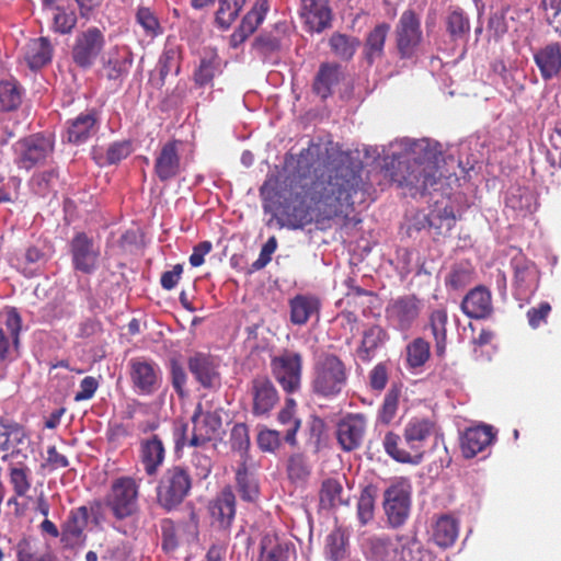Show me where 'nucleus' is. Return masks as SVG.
I'll return each mask as SVG.
<instances>
[{
    "label": "nucleus",
    "mask_w": 561,
    "mask_h": 561,
    "mask_svg": "<svg viewBox=\"0 0 561 561\" xmlns=\"http://www.w3.org/2000/svg\"><path fill=\"white\" fill-rule=\"evenodd\" d=\"M285 162L287 165L296 162L295 169L299 178H307L312 172L317 174V179L312 181L305 195L302 197L299 194L296 195L299 201L293 210L287 201L283 206V215L287 217V224L293 228L301 227L307 220V197L316 205H323L337 211L344 205H352L353 195L360 190L359 172L344 163L333 164L330 157H323L321 144L311 142L300 151L297 158L286 157Z\"/></svg>",
    "instance_id": "obj_1"
},
{
    "label": "nucleus",
    "mask_w": 561,
    "mask_h": 561,
    "mask_svg": "<svg viewBox=\"0 0 561 561\" xmlns=\"http://www.w3.org/2000/svg\"><path fill=\"white\" fill-rule=\"evenodd\" d=\"M439 147L438 142L427 138L404 140V150L409 159L413 161V165H409L407 174L400 178L396 173L394 180L401 186L415 188L422 194L426 193L440 178L437 165L438 158L442 154Z\"/></svg>",
    "instance_id": "obj_2"
},
{
    "label": "nucleus",
    "mask_w": 561,
    "mask_h": 561,
    "mask_svg": "<svg viewBox=\"0 0 561 561\" xmlns=\"http://www.w3.org/2000/svg\"><path fill=\"white\" fill-rule=\"evenodd\" d=\"M192 427L183 421H175L173 426V437L175 449H182L185 446L202 447L206 444L220 438L222 432V419L219 411H203L198 403L191 417Z\"/></svg>",
    "instance_id": "obj_3"
},
{
    "label": "nucleus",
    "mask_w": 561,
    "mask_h": 561,
    "mask_svg": "<svg viewBox=\"0 0 561 561\" xmlns=\"http://www.w3.org/2000/svg\"><path fill=\"white\" fill-rule=\"evenodd\" d=\"M350 369L343 359L333 353H324L312 366L310 389L321 399L339 398L347 387Z\"/></svg>",
    "instance_id": "obj_4"
},
{
    "label": "nucleus",
    "mask_w": 561,
    "mask_h": 561,
    "mask_svg": "<svg viewBox=\"0 0 561 561\" xmlns=\"http://www.w3.org/2000/svg\"><path fill=\"white\" fill-rule=\"evenodd\" d=\"M193 478L187 467L172 465L168 467L156 488L157 503L170 512L181 505L191 494Z\"/></svg>",
    "instance_id": "obj_5"
},
{
    "label": "nucleus",
    "mask_w": 561,
    "mask_h": 561,
    "mask_svg": "<svg viewBox=\"0 0 561 561\" xmlns=\"http://www.w3.org/2000/svg\"><path fill=\"white\" fill-rule=\"evenodd\" d=\"M54 138L41 133L19 139L13 145L14 163L26 171L41 167L54 152Z\"/></svg>",
    "instance_id": "obj_6"
},
{
    "label": "nucleus",
    "mask_w": 561,
    "mask_h": 561,
    "mask_svg": "<svg viewBox=\"0 0 561 561\" xmlns=\"http://www.w3.org/2000/svg\"><path fill=\"white\" fill-rule=\"evenodd\" d=\"M412 484L408 478H399L383 492V511L389 526L399 528L410 516Z\"/></svg>",
    "instance_id": "obj_7"
},
{
    "label": "nucleus",
    "mask_w": 561,
    "mask_h": 561,
    "mask_svg": "<svg viewBox=\"0 0 561 561\" xmlns=\"http://www.w3.org/2000/svg\"><path fill=\"white\" fill-rule=\"evenodd\" d=\"M304 358L299 352L284 350L272 357L271 371L282 389L288 393L298 392L301 388Z\"/></svg>",
    "instance_id": "obj_8"
},
{
    "label": "nucleus",
    "mask_w": 561,
    "mask_h": 561,
    "mask_svg": "<svg viewBox=\"0 0 561 561\" xmlns=\"http://www.w3.org/2000/svg\"><path fill=\"white\" fill-rule=\"evenodd\" d=\"M423 300L415 294H405L392 298L386 306L388 323L400 332H408L419 320L423 311Z\"/></svg>",
    "instance_id": "obj_9"
},
{
    "label": "nucleus",
    "mask_w": 561,
    "mask_h": 561,
    "mask_svg": "<svg viewBox=\"0 0 561 561\" xmlns=\"http://www.w3.org/2000/svg\"><path fill=\"white\" fill-rule=\"evenodd\" d=\"M138 484L130 477L116 479L106 497V506L116 519H125L134 515L138 508Z\"/></svg>",
    "instance_id": "obj_10"
},
{
    "label": "nucleus",
    "mask_w": 561,
    "mask_h": 561,
    "mask_svg": "<svg viewBox=\"0 0 561 561\" xmlns=\"http://www.w3.org/2000/svg\"><path fill=\"white\" fill-rule=\"evenodd\" d=\"M129 378L134 390L142 396L153 394L162 382L159 365L146 357H135L128 362Z\"/></svg>",
    "instance_id": "obj_11"
},
{
    "label": "nucleus",
    "mask_w": 561,
    "mask_h": 561,
    "mask_svg": "<svg viewBox=\"0 0 561 561\" xmlns=\"http://www.w3.org/2000/svg\"><path fill=\"white\" fill-rule=\"evenodd\" d=\"M72 267L83 274H92L99 267L101 249L85 232H77L69 242Z\"/></svg>",
    "instance_id": "obj_12"
},
{
    "label": "nucleus",
    "mask_w": 561,
    "mask_h": 561,
    "mask_svg": "<svg viewBox=\"0 0 561 561\" xmlns=\"http://www.w3.org/2000/svg\"><path fill=\"white\" fill-rule=\"evenodd\" d=\"M438 425L435 420L425 416L412 417L404 426L403 438L405 445L416 455L419 465L424 458V446L426 440L437 435Z\"/></svg>",
    "instance_id": "obj_13"
},
{
    "label": "nucleus",
    "mask_w": 561,
    "mask_h": 561,
    "mask_svg": "<svg viewBox=\"0 0 561 561\" xmlns=\"http://www.w3.org/2000/svg\"><path fill=\"white\" fill-rule=\"evenodd\" d=\"M367 430V417L363 413H347L336 424V439L344 451L358 449Z\"/></svg>",
    "instance_id": "obj_14"
},
{
    "label": "nucleus",
    "mask_w": 561,
    "mask_h": 561,
    "mask_svg": "<svg viewBox=\"0 0 561 561\" xmlns=\"http://www.w3.org/2000/svg\"><path fill=\"white\" fill-rule=\"evenodd\" d=\"M181 140H169L157 152L153 172L160 182H169L178 178L183 171L181 158Z\"/></svg>",
    "instance_id": "obj_15"
},
{
    "label": "nucleus",
    "mask_w": 561,
    "mask_h": 561,
    "mask_svg": "<svg viewBox=\"0 0 561 561\" xmlns=\"http://www.w3.org/2000/svg\"><path fill=\"white\" fill-rule=\"evenodd\" d=\"M220 360L217 356L197 352L187 359V367L195 380L204 388L211 389L220 385Z\"/></svg>",
    "instance_id": "obj_16"
},
{
    "label": "nucleus",
    "mask_w": 561,
    "mask_h": 561,
    "mask_svg": "<svg viewBox=\"0 0 561 561\" xmlns=\"http://www.w3.org/2000/svg\"><path fill=\"white\" fill-rule=\"evenodd\" d=\"M94 506L100 508L101 504L95 502L91 507L82 505L69 512L67 520L61 527V542L66 547H75L85 538L84 529L89 523L90 512H93Z\"/></svg>",
    "instance_id": "obj_17"
},
{
    "label": "nucleus",
    "mask_w": 561,
    "mask_h": 561,
    "mask_svg": "<svg viewBox=\"0 0 561 561\" xmlns=\"http://www.w3.org/2000/svg\"><path fill=\"white\" fill-rule=\"evenodd\" d=\"M250 393L252 396V413L255 416L267 415L276 407L279 396L274 383L264 376L252 379Z\"/></svg>",
    "instance_id": "obj_18"
},
{
    "label": "nucleus",
    "mask_w": 561,
    "mask_h": 561,
    "mask_svg": "<svg viewBox=\"0 0 561 561\" xmlns=\"http://www.w3.org/2000/svg\"><path fill=\"white\" fill-rule=\"evenodd\" d=\"M165 447L162 439L153 434L140 440L138 459L148 477H156L165 459Z\"/></svg>",
    "instance_id": "obj_19"
},
{
    "label": "nucleus",
    "mask_w": 561,
    "mask_h": 561,
    "mask_svg": "<svg viewBox=\"0 0 561 561\" xmlns=\"http://www.w3.org/2000/svg\"><path fill=\"white\" fill-rule=\"evenodd\" d=\"M301 18L307 31L321 33L331 25L329 0H301Z\"/></svg>",
    "instance_id": "obj_20"
},
{
    "label": "nucleus",
    "mask_w": 561,
    "mask_h": 561,
    "mask_svg": "<svg viewBox=\"0 0 561 561\" xmlns=\"http://www.w3.org/2000/svg\"><path fill=\"white\" fill-rule=\"evenodd\" d=\"M540 273L537 266L528 261L514 263L515 296L519 300H528L537 290Z\"/></svg>",
    "instance_id": "obj_21"
},
{
    "label": "nucleus",
    "mask_w": 561,
    "mask_h": 561,
    "mask_svg": "<svg viewBox=\"0 0 561 561\" xmlns=\"http://www.w3.org/2000/svg\"><path fill=\"white\" fill-rule=\"evenodd\" d=\"M22 319L15 308H11L0 319V360L9 358L11 347L18 348L20 343V332Z\"/></svg>",
    "instance_id": "obj_22"
},
{
    "label": "nucleus",
    "mask_w": 561,
    "mask_h": 561,
    "mask_svg": "<svg viewBox=\"0 0 561 561\" xmlns=\"http://www.w3.org/2000/svg\"><path fill=\"white\" fill-rule=\"evenodd\" d=\"M227 61H224L216 50H205L195 67L192 79L197 88L211 87L216 77L222 75Z\"/></svg>",
    "instance_id": "obj_23"
},
{
    "label": "nucleus",
    "mask_w": 561,
    "mask_h": 561,
    "mask_svg": "<svg viewBox=\"0 0 561 561\" xmlns=\"http://www.w3.org/2000/svg\"><path fill=\"white\" fill-rule=\"evenodd\" d=\"M462 312L471 319H485L493 312L491 291L480 285L471 289L461 301Z\"/></svg>",
    "instance_id": "obj_24"
},
{
    "label": "nucleus",
    "mask_w": 561,
    "mask_h": 561,
    "mask_svg": "<svg viewBox=\"0 0 561 561\" xmlns=\"http://www.w3.org/2000/svg\"><path fill=\"white\" fill-rule=\"evenodd\" d=\"M290 322L294 325H305L312 318L320 317L321 301L314 295L299 294L289 299Z\"/></svg>",
    "instance_id": "obj_25"
},
{
    "label": "nucleus",
    "mask_w": 561,
    "mask_h": 561,
    "mask_svg": "<svg viewBox=\"0 0 561 561\" xmlns=\"http://www.w3.org/2000/svg\"><path fill=\"white\" fill-rule=\"evenodd\" d=\"M494 439V433L490 425H479L467 428L460 438V447L463 457L473 458L483 451Z\"/></svg>",
    "instance_id": "obj_26"
},
{
    "label": "nucleus",
    "mask_w": 561,
    "mask_h": 561,
    "mask_svg": "<svg viewBox=\"0 0 561 561\" xmlns=\"http://www.w3.org/2000/svg\"><path fill=\"white\" fill-rule=\"evenodd\" d=\"M99 117L95 110H89L68 122L67 140L75 145L85 142L95 131Z\"/></svg>",
    "instance_id": "obj_27"
},
{
    "label": "nucleus",
    "mask_w": 561,
    "mask_h": 561,
    "mask_svg": "<svg viewBox=\"0 0 561 561\" xmlns=\"http://www.w3.org/2000/svg\"><path fill=\"white\" fill-rule=\"evenodd\" d=\"M342 78L343 73L340 65L323 62L314 77L312 90L322 100H325L332 95L333 88L340 83Z\"/></svg>",
    "instance_id": "obj_28"
},
{
    "label": "nucleus",
    "mask_w": 561,
    "mask_h": 561,
    "mask_svg": "<svg viewBox=\"0 0 561 561\" xmlns=\"http://www.w3.org/2000/svg\"><path fill=\"white\" fill-rule=\"evenodd\" d=\"M23 49L24 60L32 70H38L51 60L53 47L47 37H30Z\"/></svg>",
    "instance_id": "obj_29"
},
{
    "label": "nucleus",
    "mask_w": 561,
    "mask_h": 561,
    "mask_svg": "<svg viewBox=\"0 0 561 561\" xmlns=\"http://www.w3.org/2000/svg\"><path fill=\"white\" fill-rule=\"evenodd\" d=\"M534 59L541 78L551 80L561 70V46L558 43L547 45L534 55Z\"/></svg>",
    "instance_id": "obj_30"
},
{
    "label": "nucleus",
    "mask_w": 561,
    "mask_h": 561,
    "mask_svg": "<svg viewBox=\"0 0 561 561\" xmlns=\"http://www.w3.org/2000/svg\"><path fill=\"white\" fill-rule=\"evenodd\" d=\"M209 513L219 527L227 528L230 526L236 514V497L229 488L222 490L209 504Z\"/></svg>",
    "instance_id": "obj_31"
},
{
    "label": "nucleus",
    "mask_w": 561,
    "mask_h": 561,
    "mask_svg": "<svg viewBox=\"0 0 561 561\" xmlns=\"http://www.w3.org/2000/svg\"><path fill=\"white\" fill-rule=\"evenodd\" d=\"M388 340L387 331L378 324L370 325L363 332L356 354L364 363L370 362L377 350Z\"/></svg>",
    "instance_id": "obj_32"
},
{
    "label": "nucleus",
    "mask_w": 561,
    "mask_h": 561,
    "mask_svg": "<svg viewBox=\"0 0 561 561\" xmlns=\"http://www.w3.org/2000/svg\"><path fill=\"white\" fill-rule=\"evenodd\" d=\"M236 486L243 501L255 502L259 499V481L255 473L249 469L247 459H242L236 470Z\"/></svg>",
    "instance_id": "obj_33"
},
{
    "label": "nucleus",
    "mask_w": 561,
    "mask_h": 561,
    "mask_svg": "<svg viewBox=\"0 0 561 561\" xmlns=\"http://www.w3.org/2000/svg\"><path fill=\"white\" fill-rule=\"evenodd\" d=\"M448 314L444 307L433 309L428 314V328L435 341L436 355L443 357L447 345Z\"/></svg>",
    "instance_id": "obj_34"
},
{
    "label": "nucleus",
    "mask_w": 561,
    "mask_h": 561,
    "mask_svg": "<svg viewBox=\"0 0 561 561\" xmlns=\"http://www.w3.org/2000/svg\"><path fill=\"white\" fill-rule=\"evenodd\" d=\"M293 552V545L276 536L266 535L261 540L259 561H289Z\"/></svg>",
    "instance_id": "obj_35"
},
{
    "label": "nucleus",
    "mask_w": 561,
    "mask_h": 561,
    "mask_svg": "<svg viewBox=\"0 0 561 561\" xmlns=\"http://www.w3.org/2000/svg\"><path fill=\"white\" fill-rule=\"evenodd\" d=\"M102 46V37H79L72 49L75 62L82 68L91 66Z\"/></svg>",
    "instance_id": "obj_36"
},
{
    "label": "nucleus",
    "mask_w": 561,
    "mask_h": 561,
    "mask_svg": "<svg viewBox=\"0 0 561 561\" xmlns=\"http://www.w3.org/2000/svg\"><path fill=\"white\" fill-rule=\"evenodd\" d=\"M401 444L402 439L399 434L392 431L385 434L382 446L390 458L400 463L419 465V459H416V455L412 453L411 448L408 446L407 448L401 447Z\"/></svg>",
    "instance_id": "obj_37"
},
{
    "label": "nucleus",
    "mask_w": 561,
    "mask_h": 561,
    "mask_svg": "<svg viewBox=\"0 0 561 561\" xmlns=\"http://www.w3.org/2000/svg\"><path fill=\"white\" fill-rule=\"evenodd\" d=\"M428 227L437 236H447L456 225V216L451 206H435L426 216Z\"/></svg>",
    "instance_id": "obj_38"
},
{
    "label": "nucleus",
    "mask_w": 561,
    "mask_h": 561,
    "mask_svg": "<svg viewBox=\"0 0 561 561\" xmlns=\"http://www.w3.org/2000/svg\"><path fill=\"white\" fill-rule=\"evenodd\" d=\"M24 90L20 82L14 79L0 81V112H11L19 108L22 103Z\"/></svg>",
    "instance_id": "obj_39"
},
{
    "label": "nucleus",
    "mask_w": 561,
    "mask_h": 561,
    "mask_svg": "<svg viewBox=\"0 0 561 561\" xmlns=\"http://www.w3.org/2000/svg\"><path fill=\"white\" fill-rule=\"evenodd\" d=\"M348 554V538L342 528H334L324 541V556L329 561H343Z\"/></svg>",
    "instance_id": "obj_40"
},
{
    "label": "nucleus",
    "mask_w": 561,
    "mask_h": 561,
    "mask_svg": "<svg viewBox=\"0 0 561 561\" xmlns=\"http://www.w3.org/2000/svg\"><path fill=\"white\" fill-rule=\"evenodd\" d=\"M425 551L415 535H401L397 537L394 561H422Z\"/></svg>",
    "instance_id": "obj_41"
},
{
    "label": "nucleus",
    "mask_w": 561,
    "mask_h": 561,
    "mask_svg": "<svg viewBox=\"0 0 561 561\" xmlns=\"http://www.w3.org/2000/svg\"><path fill=\"white\" fill-rule=\"evenodd\" d=\"M26 438V432L21 424L0 420V453L23 445Z\"/></svg>",
    "instance_id": "obj_42"
},
{
    "label": "nucleus",
    "mask_w": 561,
    "mask_h": 561,
    "mask_svg": "<svg viewBox=\"0 0 561 561\" xmlns=\"http://www.w3.org/2000/svg\"><path fill=\"white\" fill-rule=\"evenodd\" d=\"M47 261L46 253L36 245H28L21 257H18V270L25 277L37 275L39 267Z\"/></svg>",
    "instance_id": "obj_43"
},
{
    "label": "nucleus",
    "mask_w": 561,
    "mask_h": 561,
    "mask_svg": "<svg viewBox=\"0 0 561 561\" xmlns=\"http://www.w3.org/2000/svg\"><path fill=\"white\" fill-rule=\"evenodd\" d=\"M458 537V524L448 515L440 516L434 525L433 538L439 547H450Z\"/></svg>",
    "instance_id": "obj_44"
},
{
    "label": "nucleus",
    "mask_w": 561,
    "mask_h": 561,
    "mask_svg": "<svg viewBox=\"0 0 561 561\" xmlns=\"http://www.w3.org/2000/svg\"><path fill=\"white\" fill-rule=\"evenodd\" d=\"M287 478L293 483H305L311 474V467L306 455L291 454L286 463Z\"/></svg>",
    "instance_id": "obj_45"
},
{
    "label": "nucleus",
    "mask_w": 561,
    "mask_h": 561,
    "mask_svg": "<svg viewBox=\"0 0 561 561\" xmlns=\"http://www.w3.org/2000/svg\"><path fill=\"white\" fill-rule=\"evenodd\" d=\"M377 495L378 488L373 483L362 490L357 502V516L362 525H366L374 518Z\"/></svg>",
    "instance_id": "obj_46"
},
{
    "label": "nucleus",
    "mask_w": 561,
    "mask_h": 561,
    "mask_svg": "<svg viewBox=\"0 0 561 561\" xmlns=\"http://www.w3.org/2000/svg\"><path fill=\"white\" fill-rule=\"evenodd\" d=\"M245 1L247 0H219L215 19L216 24L224 31L228 30L238 18Z\"/></svg>",
    "instance_id": "obj_47"
},
{
    "label": "nucleus",
    "mask_w": 561,
    "mask_h": 561,
    "mask_svg": "<svg viewBox=\"0 0 561 561\" xmlns=\"http://www.w3.org/2000/svg\"><path fill=\"white\" fill-rule=\"evenodd\" d=\"M343 486L335 479H327L322 482L320 490V505L322 508L331 510L346 502L342 499Z\"/></svg>",
    "instance_id": "obj_48"
},
{
    "label": "nucleus",
    "mask_w": 561,
    "mask_h": 561,
    "mask_svg": "<svg viewBox=\"0 0 561 561\" xmlns=\"http://www.w3.org/2000/svg\"><path fill=\"white\" fill-rule=\"evenodd\" d=\"M270 9L267 0H257L250 12L242 19L240 25V35L253 34L259 25L265 19V15Z\"/></svg>",
    "instance_id": "obj_49"
},
{
    "label": "nucleus",
    "mask_w": 561,
    "mask_h": 561,
    "mask_svg": "<svg viewBox=\"0 0 561 561\" xmlns=\"http://www.w3.org/2000/svg\"><path fill=\"white\" fill-rule=\"evenodd\" d=\"M474 268L468 262L455 264L446 278V285L454 289H460L473 280Z\"/></svg>",
    "instance_id": "obj_50"
},
{
    "label": "nucleus",
    "mask_w": 561,
    "mask_h": 561,
    "mask_svg": "<svg viewBox=\"0 0 561 561\" xmlns=\"http://www.w3.org/2000/svg\"><path fill=\"white\" fill-rule=\"evenodd\" d=\"M430 343L422 337L414 339L407 346V360L410 367L423 366L430 358Z\"/></svg>",
    "instance_id": "obj_51"
},
{
    "label": "nucleus",
    "mask_w": 561,
    "mask_h": 561,
    "mask_svg": "<svg viewBox=\"0 0 561 561\" xmlns=\"http://www.w3.org/2000/svg\"><path fill=\"white\" fill-rule=\"evenodd\" d=\"M174 71L178 76L180 72V64L175 59L172 51H165L158 62V76L151 77L150 82L158 89H161L165 84L167 77Z\"/></svg>",
    "instance_id": "obj_52"
},
{
    "label": "nucleus",
    "mask_w": 561,
    "mask_h": 561,
    "mask_svg": "<svg viewBox=\"0 0 561 561\" xmlns=\"http://www.w3.org/2000/svg\"><path fill=\"white\" fill-rule=\"evenodd\" d=\"M397 541L387 537H374L369 540V550L375 561H394Z\"/></svg>",
    "instance_id": "obj_53"
},
{
    "label": "nucleus",
    "mask_w": 561,
    "mask_h": 561,
    "mask_svg": "<svg viewBox=\"0 0 561 561\" xmlns=\"http://www.w3.org/2000/svg\"><path fill=\"white\" fill-rule=\"evenodd\" d=\"M133 150V142L130 140L115 141L108 146L105 156L100 158L98 163L101 165L117 164L122 160L126 159Z\"/></svg>",
    "instance_id": "obj_54"
},
{
    "label": "nucleus",
    "mask_w": 561,
    "mask_h": 561,
    "mask_svg": "<svg viewBox=\"0 0 561 561\" xmlns=\"http://www.w3.org/2000/svg\"><path fill=\"white\" fill-rule=\"evenodd\" d=\"M401 388L392 385L383 398V402L379 412V419L382 423H390L397 414L399 407V398Z\"/></svg>",
    "instance_id": "obj_55"
},
{
    "label": "nucleus",
    "mask_w": 561,
    "mask_h": 561,
    "mask_svg": "<svg viewBox=\"0 0 561 561\" xmlns=\"http://www.w3.org/2000/svg\"><path fill=\"white\" fill-rule=\"evenodd\" d=\"M446 28L450 35H466L470 32V21L462 9L450 10L446 16Z\"/></svg>",
    "instance_id": "obj_56"
},
{
    "label": "nucleus",
    "mask_w": 561,
    "mask_h": 561,
    "mask_svg": "<svg viewBox=\"0 0 561 561\" xmlns=\"http://www.w3.org/2000/svg\"><path fill=\"white\" fill-rule=\"evenodd\" d=\"M231 449L238 451L243 459H247V454L250 447L249 427L244 423H237L233 425L230 433Z\"/></svg>",
    "instance_id": "obj_57"
},
{
    "label": "nucleus",
    "mask_w": 561,
    "mask_h": 561,
    "mask_svg": "<svg viewBox=\"0 0 561 561\" xmlns=\"http://www.w3.org/2000/svg\"><path fill=\"white\" fill-rule=\"evenodd\" d=\"M9 479L16 496L22 497L30 491L31 480L27 467H11Z\"/></svg>",
    "instance_id": "obj_58"
},
{
    "label": "nucleus",
    "mask_w": 561,
    "mask_h": 561,
    "mask_svg": "<svg viewBox=\"0 0 561 561\" xmlns=\"http://www.w3.org/2000/svg\"><path fill=\"white\" fill-rule=\"evenodd\" d=\"M329 45L336 57L348 60L355 54L359 42L357 37H330Z\"/></svg>",
    "instance_id": "obj_59"
},
{
    "label": "nucleus",
    "mask_w": 561,
    "mask_h": 561,
    "mask_svg": "<svg viewBox=\"0 0 561 561\" xmlns=\"http://www.w3.org/2000/svg\"><path fill=\"white\" fill-rule=\"evenodd\" d=\"M397 35H422L421 20L414 10L408 9L402 12L397 25Z\"/></svg>",
    "instance_id": "obj_60"
},
{
    "label": "nucleus",
    "mask_w": 561,
    "mask_h": 561,
    "mask_svg": "<svg viewBox=\"0 0 561 561\" xmlns=\"http://www.w3.org/2000/svg\"><path fill=\"white\" fill-rule=\"evenodd\" d=\"M161 547L165 553H172L179 547L176 527L170 518H164L161 522Z\"/></svg>",
    "instance_id": "obj_61"
},
{
    "label": "nucleus",
    "mask_w": 561,
    "mask_h": 561,
    "mask_svg": "<svg viewBox=\"0 0 561 561\" xmlns=\"http://www.w3.org/2000/svg\"><path fill=\"white\" fill-rule=\"evenodd\" d=\"M389 380V367L385 362L375 365L368 374V386L373 391L381 392L385 390Z\"/></svg>",
    "instance_id": "obj_62"
},
{
    "label": "nucleus",
    "mask_w": 561,
    "mask_h": 561,
    "mask_svg": "<svg viewBox=\"0 0 561 561\" xmlns=\"http://www.w3.org/2000/svg\"><path fill=\"white\" fill-rule=\"evenodd\" d=\"M551 309V305L547 301H541L537 307L528 309L526 317L529 327L538 329L540 325L546 324Z\"/></svg>",
    "instance_id": "obj_63"
},
{
    "label": "nucleus",
    "mask_w": 561,
    "mask_h": 561,
    "mask_svg": "<svg viewBox=\"0 0 561 561\" xmlns=\"http://www.w3.org/2000/svg\"><path fill=\"white\" fill-rule=\"evenodd\" d=\"M280 433L275 430H263L257 435V445L262 451L274 453L280 446Z\"/></svg>",
    "instance_id": "obj_64"
}]
</instances>
